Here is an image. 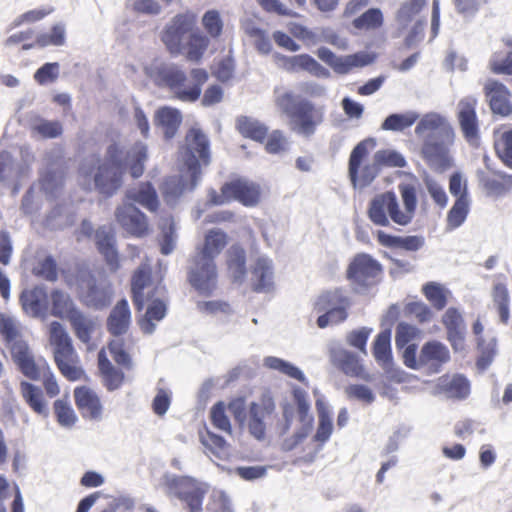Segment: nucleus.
I'll use <instances>...</instances> for the list:
<instances>
[{
    "label": "nucleus",
    "mask_w": 512,
    "mask_h": 512,
    "mask_svg": "<svg viewBox=\"0 0 512 512\" xmlns=\"http://www.w3.org/2000/svg\"><path fill=\"white\" fill-rule=\"evenodd\" d=\"M147 160V146L136 142L127 152L117 144H110L104 158L96 155L83 160L79 167L82 185L88 191L95 190L105 197L113 196L123 184V176L129 171L132 178L142 176Z\"/></svg>",
    "instance_id": "obj_1"
},
{
    "label": "nucleus",
    "mask_w": 512,
    "mask_h": 512,
    "mask_svg": "<svg viewBox=\"0 0 512 512\" xmlns=\"http://www.w3.org/2000/svg\"><path fill=\"white\" fill-rule=\"evenodd\" d=\"M185 141L180 174L167 177L160 188L165 203L171 207L176 206L186 192L197 187L201 178L200 161L204 165L210 162L209 140L199 128H191Z\"/></svg>",
    "instance_id": "obj_2"
},
{
    "label": "nucleus",
    "mask_w": 512,
    "mask_h": 512,
    "mask_svg": "<svg viewBox=\"0 0 512 512\" xmlns=\"http://www.w3.org/2000/svg\"><path fill=\"white\" fill-rule=\"evenodd\" d=\"M414 132L422 142L421 155L431 169L442 173L453 166L450 148L456 135L447 117L437 112L419 116Z\"/></svg>",
    "instance_id": "obj_3"
},
{
    "label": "nucleus",
    "mask_w": 512,
    "mask_h": 512,
    "mask_svg": "<svg viewBox=\"0 0 512 512\" xmlns=\"http://www.w3.org/2000/svg\"><path fill=\"white\" fill-rule=\"evenodd\" d=\"M147 76L161 88H168L173 96L182 102H195L199 99L202 86L208 80L204 69L196 68L190 72L191 79L178 65L161 62L146 67Z\"/></svg>",
    "instance_id": "obj_4"
},
{
    "label": "nucleus",
    "mask_w": 512,
    "mask_h": 512,
    "mask_svg": "<svg viewBox=\"0 0 512 512\" xmlns=\"http://www.w3.org/2000/svg\"><path fill=\"white\" fill-rule=\"evenodd\" d=\"M276 107L288 118V124L297 135L309 138L324 121V107H316L306 98L296 96L291 91L278 94L275 98Z\"/></svg>",
    "instance_id": "obj_5"
},
{
    "label": "nucleus",
    "mask_w": 512,
    "mask_h": 512,
    "mask_svg": "<svg viewBox=\"0 0 512 512\" xmlns=\"http://www.w3.org/2000/svg\"><path fill=\"white\" fill-rule=\"evenodd\" d=\"M161 486L167 497L180 500L188 512H202L208 484L192 476L165 472L161 478Z\"/></svg>",
    "instance_id": "obj_6"
},
{
    "label": "nucleus",
    "mask_w": 512,
    "mask_h": 512,
    "mask_svg": "<svg viewBox=\"0 0 512 512\" xmlns=\"http://www.w3.org/2000/svg\"><path fill=\"white\" fill-rule=\"evenodd\" d=\"M50 343L54 347V359L60 372L69 380H78L82 370L76 366L77 354L72 339L65 327L58 321L49 326Z\"/></svg>",
    "instance_id": "obj_7"
},
{
    "label": "nucleus",
    "mask_w": 512,
    "mask_h": 512,
    "mask_svg": "<svg viewBox=\"0 0 512 512\" xmlns=\"http://www.w3.org/2000/svg\"><path fill=\"white\" fill-rule=\"evenodd\" d=\"M376 142L372 138L359 142L352 150L349 163L348 174L354 188L363 189L368 187L378 176L380 165L375 161V155L372 162L361 166L363 160L368 156L370 149H373Z\"/></svg>",
    "instance_id": "obj_8"
},
{
    "label": "nucleus",
    "mask_w": 512,
    "mask_h": 512,
    "mask_svg": "<svg viewBox=\"0 0 512 512\" xmlns=\"http://www.w3.org/2000/svg\"><path fill=\"white\" fill-rule=\"evenodd\" d=\"M20 161L14 159L8 151L0 152V182L12 188L16 195L20 190V182L29 175L34 155L28 146L20 148Z\"/></svg>",
    "instance_id": "obj_9"
},
{
    "label": "nucleus",
    "mask_w": 512,
    "mask_h": 512,
    "mask_svg": "<svg viewBox=\"0 0 512 512\" xmlns=\"http://www.w3.org/2000/svg\"><path fill=\"white\" fill-rule=\"evenodd\" d=\"M383 275L381 263L367 253L356 254L347 268V278L357 291L377 285Z\"/></svg>",
    "instance_id": "obj_10"
},
{
    "label": "nucleus",
    "mask_w": 512,
    "mask_h": 512,
    "mask_svg": "<svg viewBox=\"0 0 512 512\" xmlns=\"http://www.w3.org/2000/svg\"><path fill=\"white\" fill-rule=\"evenodd\" d=\"M232 199L245 206H255L260 200V186L247 179H237L224 184L220 194L215 190L209 192V202L213 205H223Z\"/></svg>",
    "instance_id": "obj_11"
},
{
    "label": "nucleus",
    "mask_w": 512,
    "mask_h": 512,
    "mask_svg": "<svg viewBox=\"0 0 512 512\" xmlns=\"http://www.w3.org/2000/svg\"><path fill=\"white\" fill-rule=\"evenodd\" d=\"M217 276L215 260L198 253L193 256L188 279L199 294L209 296L216 288Z\"/></svg>",
    "instance_id": "obj_12"
},
{
    "label": "nucleus",
    "mask_w": 512,
    "mask_h": 512,
    "mask_svg": "<svg viewBox=\"0 0 512 512\" xmlns=\"http://www.w3.org/2000/svg\"><path fill=\"white\" fill-rule=\"evenodd\" d=\"M368 218L377 225L387 227L390 221L400 225L397 216V196L392 191L377 194L369 203Z\"/></svg>",
    "instance_id": "obj_13"
},
{
    "label": "nucleus",
    "mask_w": 512,
    "mask_h": 512,
    "mask_svg": "<svg viewBox=\"0 0 512 512\" xmlns=\"http://www.w3.org/2000/svg\"><path fill=\"white\" fill-rule=\"evenodd\" d=\"M115 218L122 229L137 238L149 233V224L146 215L130 202H124L115 210Z\"/></svg>",
    "instance_id": "obj_14"
},
{
    "label": "nucleus",
    "mask_w": 512,
    "mask_h": 512,
    "mask_svg": "<svg viewBox=\"0 0 512 512\" xmlns=\"http://www.w3.org/2000/svg\"><path fill=\"white\" fill-rule=\"evenodd\" d=\"M477 99L472 96L462 98L457 104V120L463 137L470 145L479 141V121L476 114Z\"/></svg>",
    "instance_id": "obj_15"
},
{
    "label": "nucleus",
    "mask_w": 512,
    "mask_h": 512,
    "mask_svg": "<svg viewBox=\"0 0 512 512\" xmlns=\"http://www.w3.org/2000/svg\"><path fill=\"white\" fill-rule=\"evenodd\" d=\"M193 21L188 15L178 14L166 25L162 33V41L171 54H180L183 41L191 31Z\"/></svg>",
    "instance_id": "obj_16"
},
{
    "label": "nucleus",
    "mask_w": 512,
    "mask_h": 512,
    "mask_svg": "<svg viewBox=\"0 0 512 512\" xmlns=\"http://www.w3.org/2000/svg\"><path fill=\"white\" fill-rule=\"evenodd\" d=\"M450 361V352L445 344L432 340L426 342L420 350V366L430 374L439 373L444 364Z\"/></svg>",
    "instance_id": "obj_17"
},
{
    "label": "nucleus",
    "mask_w": 512,
    "mask_h": 512,
    "mask_svg": "<svg viewBox=\"0 0 512 512\" xmlns=\"http://www.w3.org/2000/svg\"><path fill=\"white\" fill-rule=\"evenodd\" d=\"M442 324L446 329L447 340L450 342L452 348L456 352L462 351L467 332L462 313L457 308H448L442 316Z\"/></svg>",
    "instance_id": "obj_18"
},
{
    "label": "nucleus",
    "mask_w": 512,
    "mask_h": 512,
    "mask_svg": "<svg viewBox=\"0 0 512 512\" xmlns=\"http://www.w3.org/2000/svg\"><path fill=\"white\" fill-rule=\"evenodd\" d=\"M273 261L267 256H259L251 268V285L257 293H270L274 290Z\"/></svg>",
    "instance_id": "obj_19"
},
{
    "label": "nucleus",
    "mask_w": 512,
    "mask_h": 512,
    "mask_svg": "<svg viewBox=\"0 0 512 512\" xmlns=\"http://www.w3.org/2000/svg\"><path fill=\"white\" fill-rule=\"evenodd\" d=\"M330 357L334 365L345 375L363 380L371 379L370 375L365 372L360 359L355 353L337 346L330 349Z\"/></svg>",
    "instance_id": "obj_20"
},
{
    "label": "nucleus",
    "mask_w": 512,
    "mask_h": 512,
    "mask_svg": "<svg viewBox=\"0 0 512 512\" xmlns=\"http://www.w3.org/2000/svg\"><path fill=\"white\" fill-rule=\"evenodd\" d=\"M95 243L109 269L113 272L117 271L120 267V263L116 248L115 233L112 228L107 226L99 227L95 232Z\"/></svg>",
    "instance_id": "obj_21"
},
{
    "label": "nucleus",
    "mask_w": 512,
    "mask_h": 512,
    "mask_svg": "<svg viewBox=\"0 0 512 512\" xmlns=\"http://www.w3.org/2000/svg\"><path fill=\"white\" fill-rule=\"evenodd\" d=\"M81 297L88 307L101 309L110 304L112 289L105 280L97 281L91 277L87 280L86 289L82 290Z\"/></svg>",
    "instance_id": "obj_22"
},
{
    "label": "nucleus",
    "mask_w": 512,
    "mask_h": 512,
    "mask_svg": "<svg viewBox=\"0 0 512 512\" xmlns=\"http://www.w3.org/2000/svg\"><path fill=\"white\" fill-rule=\"evenodd\" d=\"M484 89L494 114L508 116L512 112V105L509 102L510 92L504 84L496 80H488Z\"/></svg>",
    "instance_id": "obj_23"
},
{
    "label": "nucleus",
    "mask_w": 512,
    "mask_h": 512,
    "mask_svg": "<svg viewBox=\"0 0 512 512\" xmlns=\"http://www.w3.org/2000/svg\"><path fill=\"white\" fill-rule=\"evenodd\" d=\"M76 405L84 418L101 420L103 407L98 395L87 387H79L74 391Z\"/></svg>",
    "instance_id": "obj_24"
},
{
    "label": "nucleus",
    "mask_w": 512,
    "mask_h": 512,
    "mask_svg": "<svg viewBox=\"0 0 512 512\" xmlns=\"http://www.w3.org/2000/svg\"><path fill=\"white\" fill-rule=\"evenodd\" d=\"M45 170L40 172V184L42 190L49 197H55L58 190L63 184V172L59 168V164L52 153H47L45 156Z\"/></svg>",
    "instance_id": "obj_25"
},
{
    "label": "nucleus",
    "mask_w": 512,
    "mask_h": 512,
    "mask_svg": "<svg viewBox=\"0 0 512 512\" xmlns=\"http://www.w3.org/2000/svg\"><path fill=\"white\" fill-rule=\"evenodd\" d=\"M403 209L400 208L399 201L397 200V216L400 221V226L409 225L416 212L417 208V193L416 188L412 184L402 183L398 186Z\"/></svg>",
    "instance_id": "obj_26"
},
{
    "label": "nucleus",
    "mask_w": 512,
    "mask_h": 512,
    "mask_svg": "<svg viewBox=\"0 0 512 512\" xmlns=\"http://www.w3.org/2000/svg\"><path fill=\"white\" fill-rule=\"evenodd\" d=\"M151 282V270L146 264L141 265L133 274L131 289L133 294V303L137 310H142L146 301H150L154 294L147 293L144 290Z\"/></svg>",
    "instance_id": "obj_27"
},
{
    "label": "nucleus",
    "mask_w": 512,
    "mask_h": 512,
    "mask_svg": "<svg viewBox=\"0 0 512 512\" xmlns=\"http://www.w3.org/2000/svg\"><path fill=\"white\" fill-rule=\"evenodd\" d=\"M75 336L83 343L91 341L92 334L98 327V320L95 316L87 314L79 309L68 320Z\"/></svg>",
    "instance_id": "obj_28"
},
{
    "label": "nucleus",
    "mask_w": 512,
    "mask_h": 512,
    "mask_svg": "<svg viewBox=\"0 0 512 512\" xmlns=\"http://www.w3.org/2000/svg\"><path fill=\"white\" fill-rule=\"evenodd\" d=\"M437 388L450 398L465 399L470 394V383L461 374L440 377L437 382Z\"/></svg>",
    "instance_id": "obj_29"
},
{
    "label": "nucleus",
    "mask_w": 512,
    "mask_h": 512,
    "mask_svg": "<svg viewBox=\"0 0 512 512\" xmlns=\"http://www.w3.org/2000/svg\"><path fill=\"white\" fill-rule=\"evenodd\" d=\"M378 242L385 247L401 248L409 252H416L420 250L424 244L425 239L419 235H411L406 237L390 235L384 231L377 232Z\"/></svg>",
    "instance_id": "obj_30"
},
{
    "label": "nucleus",
    "mask_w": 512,
    "mask_h": 512,
    "mask_svg": "<svg viewBox=\"0 0 512 512\" xmlns=\"http://www.w3.org/2000/svg\"><path fill=\"white\" fill-rule=\"evenodd\" d=\"M131 322V312L128 302L125 299L120 300L110 312L107 320V327L111 334L120 336L124 334Z\"/></svg>",
    "instance_id": "obj_31"
},
{
    "label": "nucleus",
    "mask_w": 512,
    "mask_h": 512,
    "mask_svg": "<svg viewBox=\"0 0 512 512\" xmlns=\"http://www.w3.org/2000/svg\"><path fill=\"white\" fill-rule=\"evenodd\" d=\"M47 293L44 287H35L21 294V302L26 313L33 317L45 314L47 309Z\"/></svg>",
    "instance_id": "obj_32"
},
{
    "label": "nucleus",
    "mask_w": 512,
    "mask_h": 512,
    "mask_svg": "<svg viewBox=\"0 0 512 512\" xmlns=\"http://www.w3.org/2000/svg\"><path fill=\"white\" fill-rule=\"evenodd\" d=\"M227 243V234L219 228H213L207 231L204 237V243L197 249L196 253L215 260L226 247Z\"/></svg>",
    "instance_id": "obj_33"
},
{
    "label": "nucleus",
    "mask_w": 512,
    "mask_h": 512,
    "mask_svg": "<svg viewBox=\"0 0 512 512\" xmlns=\"http://www.w3.org/2000/svg\"><path fill=\"white\" fill-rule=\"evenodd\" d=\"M51 314L55 317L69 320L74 312L80 308L75 304L71 296L62 290L55 289L50 295Z\"/></svg>",
    "instance_id": "obj_34"
},
{
    "label": "nucleus",
    "mask_w": 512,
    "mask_h": 512,
    "mask_svg": "<svg viewBox=\"0 0 512 512\" xmlns=\"http://www.w3.org/2000/svg\"><path fill=\"white\" fill-rule=\"evenodd\" d=\"M126 199L136 202L151 212L159 206L158 195L150 182L140 184L138 189H130L126 192Z\"/></svg>",
    "instance_id": "obj_35"
},
{
    "label": "nucleus",
    "mask_w": 512,
    "mask_h": 512,
    "mask_svg": "<svg viewBox=\"0 0 512 512\" xmlns=\"http://www.w3.org/2000/svg\"><path fill=\"white\" fill-rule=\"evenodd\" d=\"M147 311L142 319L139 320V326L143 333L151 335L156 329V322L161 321L167 314V305L162 299H150Z\"/></svg>",
    "instance_id": "obj_36"
},
{
    "label": "nucleus",
    "mask_w": 512,
    "mask_h": 512,
    "mask_svg": "<svg viewBox=\"0 0 512 512\" xmlns=\"http://www.w3.org/2000/svg\"><path fill=\"white\" fill-rule=\"evenodd\" d=\"M374 57L367 52H358L352 55L336 56L331 68L338 74H348L353 68L364 67L371 64Z\"/></svg>",
    "instance_id": "obj_37"
},
{
    "label": "nucleus",
    "mask_w": 512,
    "mask_h": 512,
    "mask_svg": "<svg viewBox=\"0 0 512 512\" xmlns=\"http://www.w3.org/2000/svg\"><path fill=\"white\" fill-rule=\"evenodd\" d=\"M491 296L500 322L507 324L510 319V294L507 285L504 282H494Z\"/></svg>",
    "instance_id": "obj_38"
},
{
    "label": "nucleus",
    "mask_w": 512,
    "mask_h": 512,
    "mask_svg": "<svg viewBox=\"0 0 512 512\" xmlns=\"http://www.w3.org/2000/svg\"><path fill=\"white\" fill-rule=\"evenodd\" d=\"M99 370L103 376L105 387L109 391L117 390L124 381V373L115 368L107 359L104 351H100L98 355Z\"/></svg>",
    "instance_id": "obj_39"
},
{
    "label": "nucleus",
    "mask_w": 512,
    "mask_h": 512,
    "mask_svg": "<svg viewBox=\"0 0 512 512\" xmlns=\"http://www.w3.org/2000/svg\"><path fill=\"white\" fill-rule=\"evenodd\" d=\"M155 121L163 129L165 137L169 139L175 136L182 117L179 110L163 107L156 112Z\"/></svg>",
    "instance_id": "obj_40"
},
{
    "label": "nucleus",
    "mask_w": 512,
    "mask_h": 512,
    "mask_svg": "<svg viewBox=\"0 0 512 512\" xmlns=\"http://www.w3.org/2000/svg\"><path fill=\"white\" fill-rule=\"evenodd\" d=\"M228 271L234 282L241 283L246 275V253L238 245H233L227 255Z\"/></svg>",
    "instance_id": "obj_41"
},
{
    "label": "nucleus",
    "mask_w": 512,
    "mask_h": 512,
    "mask_svg": "<svg viewBox=\"0 0 512 512\" xmlns=\"http://www.w3.org/2000/svg\"><path fill=\"white\" fill-rule=\"evenodd\" d=\"M20 391L27 405L37 414L46 416L48 414L47 405L43 398L41 388L34 384L21 381Z\"/></svg>",
    "instance_id": "obj_42"
},
{
    "label": "nucleus",
    "mask_w": 512,
    "mask_h": 512,
    "mask_svg": "<svg viewBox=\"0 0 512 512\" xmlns=\"http://www.w3.org/2000/svg\"><path fill=\"white\" fill-rule=\"evenodd\" d=\"M470 200L466 186H464L463 193L456 199L452 208L447 215V228L454 230L460 227L466 220L469 213Z\"/></svg>",
    "instance_id": "obj_43"
},
{
    "label": "nucleus",
    "mask_w": 512,
    "mask_h": 512,
    "mask_svg": "<svg viewBox=\"0 0 512 512\" xmlns=\"http://www.w3.org/2000/svg\"><path fill=\"white\" fill-rule=\"evenodd\" d=\"M263 366L289 378L298 380L301 383H308L306 376L300 368L282 358L267 356L263 359Z\"/></svg>",
    "instance_id": "obj_44"
},
{
    "label": "nucleus",
    "mask_w": 512,
    "mask_h": 512,
    "mask_svg": "<svg viewBox=\"0 0 512 512\" xmlns=\"http://www.w3.org/2000/svg\"><path fill=\"white\" fill-rule=\"evenodd\" d=\"M316 409L318 413V427L314 440L324 444L330 439L333 431L332 418L329 408L322 398L316 400Z\"/></svg>",
    "instance_id": "obj_45"
},
{
    "label": "nucleus",
    "mask_w": 512,
    "mask_h": 512,
    "mask_svg": "<svg viewBox=\"0 0 512 512\" xmlns=\"http://www.w3.org/2000/svg\"><path fill=\"white\" fill-rule=\"evenodd\" d=\"M419 119L416 111H407L405 113H393L385 118L381 124L384 131L402 132L411 127Z\"/></svg>",
    "instance_id": "obj_46"
},
{
    "label": "nucleus",
    "mask_w": 512,
    "mask_h": 512,
    "mask_svg": "<svg viewBox=\"0 0 512 512\" xmlns=\"http://www.w3.org/2000/svg\"><path fill=\"white\" fill-rule=\"evenodd\" d=\"M74 223L75 213L69 205H57L46 218V225L51 229H64Z\"/></svg>",
    "instance_id": "obj_47"
},
{
    "label": "nucleus",
    "mask_w": 512,
    "mask_h": 512,
    "mask_svg": "<svg viewBox=\"0 0 512 512\" xmlns=\"http://www.w3.org/2000/svg\"><path fill=\"white\" fill-rule=\"evenodd\" d=\"M340 306H350V300L345 291L335 289L322 293L315 303V309L318 312L338 308Z\"/></svg>",
    "instance_id": "obj_48"
},
{
    "label": "nucleus",
    "mask_w": 512,
    "mask_h": 512,
    "mask_svg": "<svg viewBox=\"0 0 512 512\" xmlns=\"http://www.w3.org/2000/svg\"><path fill=\"white\" fill-rule=\"evenodd\" d=\"M373 356L383 366L390 364L392 359L390 329H385L377 335L373 345Z\"/></svg>",
    "instance_id": "obj_49"
},
{
    "label": "nucleus",
    "mask_w": 512,
    "mask_h": 512,
    "mask_svg": "<svg viewBox=\"0 0 512 512\" xmlns=\"http://www.w3.org/2000/svg\"><path fill=\"white\" fill-rule=\"evenodd\" d=\"M477 345L479 350V357L477 359V367L481 370L487 369L494 360L497 354V340L495 337L477 338Z\"/></svg>",
    "instance_id": "obj_50"
},
{
    "label": "nucleus",
    "mask_w": 512,
    "mask_h": 512,
    "mask_svg": "<svg viewBox=\"0 0 512 512\" xmlns=\"http://www.w3.org/2000/svg\"><path fill=\"white\" fill-rule=\"evenodd\" d=\"M237 127L244 137L251 138L258 142H262L267 136V127L252 118L240 117L237 120Z\"/></svg>",
    "instance_id": "obj_51"
},
{
    "label": "nucleus",
    "mask_w": 512,
    "mask_h": 512,
    "mask_svg": "<svg viewBox=\"0 0 512 512\" xmlns=\"http://www.w3.org/2000/svg\"><path fill=\"white\" fill-rule=\"evenodd\" d=\"M426 4V0H406L404 1L396 13L397 25L405 29L413 20V18L421 11Z\"/></svg>",
    "instance_id": "obj_52"
},
{
    "label": "nucleus",
    "mask_w": 512,
    "mask_h": 512,
    "mask_svg": "<svg viewBox=\"0 0 512 512\" xmlns=\"http://www.w3.org/2000/svg\"><path fill=\"white\" fill-rule=\"evenodd\" d=\"M159 228L161 230V253L164 255H169L173 252L176 243V233L172 217L167 216L161 218L159 222Z\"/></svg>",
    "instance_id": "obj_53"
},
{
    "label": "nucleus",
    "mask_w": 512,
    "mask_h": 512,
    "mask_svg": "<svg viewBox=\"0 0 512 512\" xmlns=\"http://www.w3.org/2000/svg\"><path fill=\"white\" fill-rule=\"evenodd\" d=\"M200 441L203 446L215 457L224 459L229 455V446L226 440L210 431L200 435Z\"/></svg>",
    "instance_id": "obj_54"
},
{
    "label": "nucleus",
    "mask_w": 512,
    "mask_h": 512,
    "mask_svg": "<svg viewBox=\"0 0 512 512\" xmlns=\"http://www.w3.org/2000/svg\"><path fill=\"white\" fill-rule=\"evenodd\" d=\"M423 293L435 309L442 310L446 306L449 291L441 284L428 282L423 286Z\"/></svg>",
    "instance_id": "obj_55"
},
{
    "label": "nucleus",
    "mask_w": 512,
    "mask_h": 512,
    "mask_svg": "<svg viewBox=\"0 0 512 512\" xmlns=\"http://www.w3.org/2000/svg\"><path fill=\"white\" fill-rule=\"evenodd\" d=\"M264 410L257 403H251L249 409V431L256 439H263L265 436Z\"/></svg>",
    "instance_id": "obj_56"
},
{
    "label": "nucleus",
    "mask_w": 512,
    "mask_h": 512,
    "mask_svg": "<svg viewBox=\"0 0 512 512\" xmlns=\"http://www.w3.org/2000/svg\"><path fill=\"white\" fill-rule=\"evenodd\" d=\"M20 372L30 380L38 381L42 377L44 371L49 372V365L45 360L39 359L37 362L32 355L28 359L24 360L18 366Z\"/></svg>",
    "instance_id": "obj_57"
},
{
    "label": "nucleus",
    "mask_w": 512,
    "mask_h": 512,
    "mask_svg": "<svg viewBox=\"0 0 512 512\" xmlns=\"http://www.w3.org/2000/svg\"><path fill=\"white\" fill-rule=\"evenodd\" d=\"M209 45V39L198 33H192L188 39L186 57L190 61H198L202 58Z\"/></svg>",
    "instance_id": "obj_58"
},
{
    "label": "nucleus",
    "mask_w": 512,
    "mask_h": 512,
    "mask_svg": "<svg viewBox=\"0 0 512 512\" xmlns=\"http://www.w3.org/2000/svg\"><path fill=\"white\" fill-rule=\"evenodd\" d=\"M382 23L383 15L378 8L368 9L353 21L354 26L358 29H374L380 27Z\"/></svg>",
    "instance_id": "obj_59"
},
{
    "label": "nucleus",
    "mask_w": 512,
    "mask_h": 512,
    "mask_svg": "<svg viewBox=\"0 0 512 512\" xmlns=\"http://www.w3.org/2000/svg\"><path fill=\"white\" fill-rule=\"evenodd\" d=\"M54 410L57 421L62 427L71 428L75 424L77 416L68 402L62 399L56 400Z\"/></svg>",
    "instance_id": "obj_60"
},
{
    "label": "nucleus",
    "mask_w": 512,
    "mask_h": 512,
    "mask_svg": "<svg viewBox=\"0 0 512 512\" xmlns=\"http://www.w3.org/2000/svg\"><path fill=\"white\" fill-rule=\"evenodd\" d=\"M374 155L380 166L403 168L407 164L404 156L395 150H379Z\"/></svg>",
    "instance_id": "obj_61"
},
{
    "label": "nucleus",
    "mask_w": 512,
    "mask_h": 512,
    "mask_svg": "<svg viewBox=\"0 0 512 512\" xmlns=\"http://www.w3.org/2000/svg\"><path fill=\"white\" fill-rule=\"evenodd\" d=\"M109 351L113 360L126 369H131L133 364L130 355L124 348V342L121 338H116L109 343Z\"/></svg>",
    "instance_id": "obj_62"
},
{
    "label": "nucleus",
    "mask_w": 512,
    "mask_h": 512,
    "mask_svg": "<svg viewBox=\"0 0 512 512\" xmlns=\"http://www.w3.org/2000/svg\"><path fill=\"white\" fill-rule=\"evenodd\" d=\"M202 24L212 38H217L221 35L223 21L217 10H208L205 12L202 17Z\"/></svg>",
    "instance_id": "obj_63"
},
{
    "label": "nucleus",
    "mask_w": 512,
    "mask_h": 512,
    "mask_svg": "<svg viewBox=\"0 0 512 512\" xmlns=\"http://www.w3.org/2000/svg\"><path fill=\"white\" fill-rule=\"evenodd\" d=\"M495 149L503 162L512 167V130L502 134L495 143Z\"/></svg>",
    "instance_id": "obj_64"
}]
</instances>
